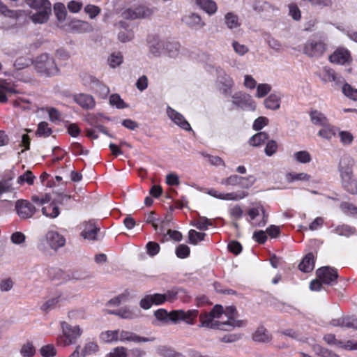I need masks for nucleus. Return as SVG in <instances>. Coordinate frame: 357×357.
Here are the masks:
<instances>
[{
    "instance_id": "f257e3e1",
    "label": "nucleus",
    "mask_w": 357,
    "mask_h": 357,
    "mask_svg": "<svg viewBox=\"0 0 357 357\" xmlns=\"http://www.w3.org/2000/svg\"><path fill=\"white\" fill-rule=\"evenodd\" d=\"M236 314V309L233 307H228L224 310L222 306L215 305L208 314H200L199 319L202 327L230 331L243 326V321L238 320Z\"/></svg>"
},
{
    "instance_id": "f03ea898",
    "label": "nucleus",
    "mask_w": 357,
    "mask_h": 357,
    "mask_svg": "<svg viewBox=\"0 0 357 357\" xmlns=\"http://www.w3.org/2000/svg\"><path fill=\"white\" fill-rule=\"evenodd\" d=\"M66 244V238L59 232L53 230L48 231L40 240L38 248L43 252L47 253L51 250L56 251Z\"/></svg>"
},
{
    "instance_id": "7ed1b4c3",
    "label": "nucleus",
    "mask_w": 357,
    "mask_h": 357,
    "mask_svg": "<svg viewBox=\"0 0 357 357\" xmlns=\"http://www.w3.org/2000/svg\"><path fill=\"white\" fill-rule=\"evenodd\" d=\"M35 68L38 72L47 76H54L59 72L54 59L46 53L42 54L36 58Z\"/></svg>"
},
{
    "instance_id": "20e7f679",
    "label": "nucleus",
    "mask_w": 357,
    "mask_h": 357,
    "mask_svg": "<svg viewBox=\"0 0 357 357\" xmlns=\"http://www.w3.org/2000/svg\"><path fill=\"white\" fill-rule=\"evenodd\" d=\"M155 12V8L142 4L134 5L126 8L121 15L126 20H141L151 17Z\"/></svg>"
},
{
    "instance_id": "39448f33",
    "label": "nucleus",
    "mask_w": 357,
    "mask_h": 357,
    "mask_svg": "<svg viewBox=\"0 0 357 357\" xmlns=\"http://www.w3.org/2000/svg\"><path fill=\"white\" fill-rule=\"evenodd\" d=\"M338 169L343 187L350 193H357V181L353 174L351 167L341 160Z\"/></svg>"
},
{
    "instance_id": "423d86ee",
    "label": "nucleus",
    "mask_w": 357,
    "mask_h": 357,
    "mask_svg": "<svg viewBox=\"0 0 357 357\" xmlns=\"http://www.w3.org/2000/svg\"><path fill=\"white\" fill-rule=\"evenodd\" d=\"M248 215L249 217L248 222L252 227H262L268 222V214L261 204L250 207L248 211Z\"/></svg>"
},
{
    "instance_id": "0eeeda50",
    "label": "nucleus",
    "mask_w": 357,
    "mask_h": 357,
    "mask_svg": "<svg viewBox=\"0 0 357 357\" xmlns=\"http://www.w3.org/2000/svg\"><path fill=\"white\" fill-rule=\"evenodd\" d=\"M61 328L63 343L65 346L74 344L82 333V330L78 325H71L67 322H63Z\"/></svg>"
},
{
    "instance_id": "6e6552de",
    "label": "nucleus",
    "mask_w": 357,
    "mask_h": 357,
    "mask_svg": "<svg viewBox=\"0 0 357 357\" xmlns=\"http://www.w3.org/2000/svg\"><path fill=\"white\" fill-rule=\"evenodd\" d=\"M326 50V44L318 39H311L306 42L303 52L305 54L312 58H319Z\"/></svg>"
},
{
    "instance_id": "1a4fd4ad",
    "label": "nucleus",
    "mask_w": 357,
    "mask_h": 357,
    "mask_svg": "<svg viewBox=\"0 0 357 357\" xmlns=\"http://www.w3.org/2000/svg\"><path fill=\"white\" fill-rule=\"evenodd\" d=\"M231 102L235 106L248 111H255L257 107L253 98L250 95L242 92L236 93L231 98Z\"/></svg>"
},
{
    "instance_id": "9d476101",
    "label": "nucleus",
    "mask_w": 357,
    "mask_h": 357,
    "mask_svg": "<svg viewBox=\"0 0 357 357\" xmlns=\"http://www.w3.org/2000/svg\"><path fill=\"white\" fill-rule=\"evenodd\" d=\"M198 314L197 310H190L184 311L183 310H173L170 312V320L174 322L183 321L186 324L192 325L194 324V320Z\"/></svg>"
},
{
    "instance_id": "9b49d317",
    "label": "nucleus",
    "mask_w": 357,
    "mask_h": 357,
    "mask_svg": "<svg viewBox=\"0 0 357 357\" xmlns=\"http://www.w3.org/2000/svg\"><path fill=\"white\" fill-rule=\"evenodd\" d=\"M119 341L121 342H134L139 344L142 342H148L154 341V337H146L138 335L137 334L125 330H119Z\"/></svg>"
},
{
    "instance_id": "f8f14e48",
    "label": "nucleus",
    "mask_w": 357,
    "mask_h": 357,
    "mask_svg": "<svg viewBox=\"0 0 357 357\" xmlns=\"http://www.w3.org/2000/svg\"><path fill=\"white\" fill-rule=\"evenodd\" d=\"M329 61L335 64L346 65L351 63V56L347 49L338 47L329 56Z\"/></svg>"
},
{
    "instance_id": "ddd939ff",
    "label": "nucleus",
    "mask_w": 357,
    "mask_h": 357,
    "mask_svg": "<svg viewBox=\"0 0 357 357\" xmlns=\"http://www.w3.org/2000/svg\"><path fill=\"white\" fill-rule=\"evenodd\" d=\"M15 208L18 215L24 219L32 217L36 212L34 206L26 200L17 201Z\"/></svg>"
},
{
    "instance_id": "4468645a",
    "label": "nucleus",
    "mask_w": 357,
    "mask_h": 357,
    "mask_svg": "<svg viewBox=\"0 0 357 357\" xmlns=\"http://www.w3.org/2000/svg\"><path fill=\"white\" fill-rule=\"evenodd\" d=\"M181 20L186 26L195 29H202L206 25L199 15L192 12L185 13Z\"/></svg>"
},
{
    "instance_id": "2eb2a0df",
    "label": "nucleus",
    "mask_w": 357,
    "mask_h": 357,
    "mask_svg": "<svg viewBox=\"0 0 357 357\" xmlns=\"http://www.w3.org/2000/svg\"><path fill=\"white\" fill-rule=\"evenodd\" d=\"M317 277L321 280L323 284H330L337 278V271L330 267H322L317 270Z\"/></svg>"
},
{
    "instance_id": "dca6fc26",
    "label": "nucleus",
    "mask_w": 357,
    "mask_h": 357,
    "mask_svg": "<svg viewBox=\"0 0 357 357\" xmlns=\"http://www.w3.org/2000/svg\"><path fill=\"white\" fill-rule=\"evenodd\" d=\"M207 193L211 197H213L219 199L232 201L242 199L248 196V193L244 191L238 192L221 193L215 190L211 189L209 190Z\"/></svg>"
},
{
    "instance_id": "f3484780",
    "label": "nucleus",
    "mask_w": 357,
    "mask_h": 357,
    "mask_svg": "<svg viewBox=\"0 0 357 357\" xmlns=\"http://www.w3.org/2000/svg\"><path fill=\"white\" fill-rule=\"evenodd\" d=\"M167 114L168 117L177 126L185 130H190L191 126L190 123L185 121L182 114L178 113L170 107H167Z\"/></svg>"
},
{
    "instance_id": "a211bd4d",
    "label": "nucleus",
    "mask_w": 357,
    "mask_h": 357,
    "mask_svg": "<svg viewBox=\"0 0 357 357\" xmlns=\"http://www.w3.org/2000/svg\"><path fill=\"white\" fill-rule=\"evenodd\" d=\"M71 30L77 33H88L93 30V26L88 22L73 20L69 23Z\"/></svg>"
},
{
    "instance_id": "6ab92c4d",
    "label": "nucleus",
    "mask_w": 357,
    "mask_h": 357,
    "mask_svg": "<svg viewBox=\"0 0 357 357\" xmlns=\"http://www.w3.org/2000/svg\"><path fill=\"white\" fill-rule=\"evenodd\" d=\"M74 101L85 109H91L95 107L93 98L88 94L80 93L74 96Z\"/></svg>"
},
{
    "instance_id": "aec40b11",
    "label": "nucleus",
    "mask_w": 357,
    "mask_h": 357,
    "mask_svg": "<svg viewBox=\"0 0 357 357\" xmlns=\"http://www.w3.org/2000/svg\"><path fill=\"white\" fill-rule=\"evenodd\" d=\"M165 42L153 39L149 41V52L155 57L161 56L165 54Z\"/></svg>"
},
{
    "instance_id": "412c9836",
    "label": "nucleus",
    "mask_w": 357,
    "mask_h": 357,
    "mask_svg": "<svg viewBox=\"0 0 357 357\" xmlns=\"http://www.w3.org/2000/svg\"><path fill=\"white\" fill-rule=\"evenodd\" d=\"M195 3L209 15H214L218 10V6L213 0H196Z\"/></svg>"
},
{
    "instance_id": "4be33fe9",
    "label": "nucleus",
    "mask_w": 357,
    "mask_h": 357,
    "mask_svg": "<svg viewBox=\"0 0 357 357\" xmlns=\"http://www.w3.org/2000/svg\"><path fill=\"white\" fill-rule=\"evenodd\" d=\"M317 75L324 83L337 82V77L335 72L326 66L320 69L317 73Z\"/></svg>"
},
{
    "instance_id": "5701e85b",
    "label": "nucleus",
    "mask_w": 357,
    "mask_h": 357,
    "mask_svg": "<svg viewBox=\"0 0 357 357\" xmlns=\"http://www.w3.org/2000/svg\"><path fill=\"white\" fill-rule=\"evenodd\" d=\"M321 127L318 131L317 135L326 141H331L336 135L335 128L329 123L323 125Z\"/></svg>"
},
{
    "instance_id": "b1692460",
    "label": "nucleus",
    "mask_w": 357,
    "mask_h": 357,
    "mask_svg": "<svg viewBox=\"0 0 357 357\" xmlns=\"http://www.w3.org/2000/svg\"><path fill=\"white\" fill-rule=\"evenodd\" d=\"M119 330H107L100 333L99 338L102 342L112 344L119 341Z\"/></svg>"
},
{
    "instance_id": "393cba45",
    "label": "nucleus",
    "mask_w": 357,
    "mask_h": 357,
    "mask_svg": "<svg viewBox=\"0 0 357 357\" xmlns=\"http://www.w3.org/2000/svg\"><path fill=\"white\" fill-rule=\"evenodd\" d=\"M38 11L31 16L32 22L35 24H43L46 22L50 14L52 13V8L47 9L37 10Z\"/></svg>"
},
{
    "instance_id": "a878e982",
    "label": "nucleus",
    "mask_w": 357,
    "mask_h": 357,
    "mask_svg": "<svg viewBox=\"0 0 357 357\" xmlns=\"http://www.w3.org/2000/svg\"><path fill=\"white\" fill-rule=\"evenodd\" d=\"M310 118L311 122L316 126H322L328 123V119L326 116L317 109H312L310 112Z\"/></svg>"
},
{
    "instance_id": "bb28decb",
    "label": "nucleus",
    "mask_w": 357,
    "mask_h": 357,
    "mask_svg": "<svg viewBox=\"0 0 357 357\" xmlns=\"http://www.w3.org/2000/svg\"><path fill=\"white\" fill-rule=\"evenodd\" d=\"M190 225L195 227L199 230H207L208 226L212 225V221L205 216L198 215L197 218L190 222Z\"/></svg>"
},
{
    "instance_id": "cd10ccee",
    "label": "nucleus",
    "mask_w": 357,
    "mask_h": 357,
    "mask_svg": "<svg viewBox=\"0 0 357 357\" xmlns=\"http://www.w3.org/2000/svg\"><path fill=\"white\" fill-rule=\"evenodd\" d=\"M281 96L277 93H272L264 100V105L267 109L277 110L280 107Z\"/></svg>"
},
{
    "instance_id": "c85d7f7f",
    "label": "nucleus",
    "mask_w": 357,
    "mask_h": 357,
    "mask_svg": "<svg viewBox=\"0 0 357 357\" xmlns=\"http://www.w3.org/2000/svg\"><path fill=\"white\" fill-rule=\"evenodd\" d=\"M225 24L229 29H238L241 26V22L237 15L229 12L224 17Z\"/></svg>"
},
{
    "instance_id": "c756f323",
    "label": "nucleus",
    "mask_w": 357,
    "mask_h": 357,
    "mask_svg": "<svg viewBox=\"0 0 357 357\" xmlns=\"http://www.w3.org/2000/svg\"><path fill=\"white\" fill-rule=\"evenodd\" d=\"M298 267L301 271L305 273H308L312 271L314 267V260L313 255L312 253H308L307 255H306L305 257L300 263Z\"/></svg>"
},
{
    "instance_id": "7c9ffc66",
    "label": "nucleus",
    "mask_w": 357,
    "mask_h": 357,
    "mask_svg": "<svg viewBox=\"0 0 357 357\" xmlns=\"http://www.w3.org/2000/svg\"><path fill=\"white\" fill-rule=\"evenodd\" d=\"M340 314V317L331 320V325L333 326L352 328V316H344L342 313Z\"/></svg>"
},
{
    "instance_id": "2f4dec72",
    "label": "nucleus",
    "mask_w": 357,
    "mask_h": 357,
    "mask_svg": "<svg viewBox=\"0 0 357 357\" xmlns=\"http://www.w3.org/2000/svg\"><path fill=\"white\" fill-rule=\"evenodd\" d=\"M252 338L255 342H268L271 341V335L266 328L259 327L255 331Z\"/></svg>"
},
{
    "instance_id": "473e14b6",
    "label": "nucleus",
    "mask_w": 357,
    "mask_h": 357,
    "mask_svg": "<svg viewBox=\"0 0 357 357\" xmlns=\"http://www.w3.org/2000/svg\"><path fill=\"white\" fill-rule=\"evenodd\" d=\"M97 231L98 229L92 223H85L81 236L85 239L95 240L96 239Z\"/></svg>"
},
{
    "instance_id": "72a5a7b5",
    "label": "nucleus",
    "mask_w": 357,
    "mask_h": 357,
    "mask_svg": "<svg viewBox=\"0 0 357 357\" xmlns=\"http://www.w3.org/2000/svg\"><path fill=\"white\" fill-rule=\"evenodd\" d=\"M123 62V56L119 52H115L110 54L107 59V63L109 66L114 69L119 67Z\"/></svg>"
},
{
    "instance_id": "f704fd0d",
    "label": "nucleus",
    "mask_w": 357,
    "mask_h": 357,
    "mask_svg": "<svg viewBox=\"0 0 357 357\" xmlns=\"http://www.w3.org/2000/svg\"><path fill=\"white\" fill-rule=\"evenodd\" d=\"M337 133L340 142L343 146H349L353 144L354 136L350 131L339 130Z\"/></svg>"
},
{
    "instance_id": "c9c22d12",
    "label": "nucleus",
    "mask_w": 357,
    "mask_h": 357,
    "mask_svg": "<svg viewBox=\"0 0 357 357\" xmlns=\"http://www.w3.org/2000/svg\"><path fill=\"white\" fill-rule=\"evenodd\" d=\"M156 351L162 357H184L183 354L165 346L157 347Z\"/></svg>"
},
{
    "instance_id": "e433bc0d",
    "label": "nucleus",
    "mask_w": 357,
    "mask_h": 357,
    "mask_svg": "<svg viewBox=\"0 0 357 357\" xmlns=\"http://www.w3.org/2000/svg\"><path fill=\"white\" fill-rule=\"evenodd\" d=\"M293 160L298 163L306 164L312 160L310 153L307 151H299L293 154Z\"/></svg>"
},
{
    "instance_id": "4c0bfd02",
    "label": "nucleus",
    "mask_w": 357,
    "mask_h": 357,
    "mask_svg": "<svg viewBox=\"0 0 357 357\" xmlns=\"http://www.w3.org/2000/svg\"><path fill=\"white\" fill-rule=\"evenodd\" d=\"M35 179L36 176L30 170H26L24 174L17 177V183L20 185H22L24 183L32 185Z\"/></svg>"
},
{
    "instance_id": "58836bf2",
    "label": "nucleus",
    "mask_w": 357,
    "mask_h": 357,
    "mask_svg": "<svg viewBox=\"0 0 357 357\" xmlns=\"http://www.w3.org/2000/svg\"><path fill=\"white\" fill-rule=\"evenodd\" d=\"M268 135L264 132H259L254 135L250 139L249 144L252 146H261L264 142L267 140Z\"/></svg>"
},
{
    "instance_id": "ea45409f",
    "label": "nucleus",
    "mask_w": 357,
    "mask_h": 357,
    "mask_svg": "<svg viewBox=\"0 0 357 357\" xmlns=\"http://www.w3.org/2000/svg\"><path fill=\"white\" fill-rule=\"evenodd\" d=\"M287 181L288 182H294L296 181H308L310 180L311 176L307 173H289L286 176Z\"/></svg>"
},
{
    "instance_id": "a19ab883",
    "label": "nucleus",
    "mask_w": 357,
    "mask_h": 357,
    "mask_svg": "<svg viewBox=\"0 0 357 357\" xmlns=\"http://www.w3.org/2000/svg\"><path fill=\"white\" fill-rule=\"evenodd\" d=\"M27 4L36 9V10H42V9H47L51 8V3L48 0H26Z\"/></svg>"
},
{
    "instance_id": "79ce46f5",
    "label": "nucleus",
    "mask_w": 357,
    "mask_h": 357,
    "mask_svg": "<svg viewBox=\"0 0 357 357\" xmlns=\"http://www.w3.org/2000/svg\"><path fill=\"white\" fill-rule=\"evenodd\" d=\"M42 213L46 217L54 218L59 214V208L54 204H49L42 208Z\"/></svg>"
},
{
    "instance_id": "37998d69",
    "label": "nucleus",
    "mask_w": 357,
    "mask_h": 357,
    "mask_svg": "<svg viewBox=\"0 0 357 357\" xmlns=\"http://www.w3.org/2000/svg\"><path fill=\"white\" fill-rule=\"evenodd\" d=\"M205 236V233L198 232L195 229H190L188 231V242L190 244L197 245L199 242L203 241Z\"/></svg>"
},
{
    "instance_id": "c03bdc74",
    "label": "nucleus",
    "mask_w": 357,
    "mask_h": 357,
    "mask_svg": "<svg viewBox=\"0 0 357 357\" xmlns=\"http://www.w3.org/2000/svg\"><path fill=\"white\" fill-rule=\"evenodd\" d=\"M98 351V344L91 341H89L86 342L84 345V347L82 350L81 355L83 357L86 356L92 355Z\"/></svg>"
},
{
    "instance_id": "a18cd8bd",
    "label": "nucleus",
    "mask_w": 357,
    "mask_h": 357,
    "mask_svg": "<svg viewBox=\"0 0 357 357\" xmlns=\"http://www.w3.org/2000/svg\"><path fill=\"white\" fill-rule=\"evenodd\" d=\"M271 91V86L267 83L259 84L256 86L255 97L261 98Z\"/></svg>"
},
{
    "instance_id": "49530a36",
    "label": "nucleus",
    "mask_w": 357,
    "mask_h": 357,
    "mask_svg": "<svg viewBox=\"0 0 357 357\" xmlns=\"http://www.w3.org/2000/svg\"><path fill=\"white\" fill-rule=\"evenodd\" d=\"M52 133V129L45 121H42L38 124L36 135L38 137H47Z\"/></svg>"
},
{
    "instance_id": "de8ad7c7",
    "label": "nucleus",
    "mask_w": 357,
    "mask_h": 357,
    "mask_svg": "<svg viewBox=\"0 0 357 357\" xmlns=\"http://www.w3.org/2000/svg\"><path fill=\"white\" fill-rule=\"evenodd\" d=\"M54 10L59 21L63 22L66 20L67 12L64 4L62 3H57L54 4Z\"/></svg>"
},
{
    "instance_id": "09e8293b",
    "label": "nucleus",
    "mask_w": 357,
    "mask_h": 357,
    "mask_svg": "<svg viewBox=\"0 0 357 357\" xmlns=\"http://www.w3.org/2000/svg\"><path fill=\"white\" fill-rule=\"evenodd\" d=\"M179 50V45L175 43L165 42V53H167L169 57L177 56Z\"/></svg>"
},
{
    "instance_id": "8fccbe9b",
    "label": "nucleus",
    "mask_w": 357,
    "mask_h": 357,
    "mask_svg": "<svg viewBox=\"0 0 357 357\" xmlns=\"http://www.w3.org/2000/svg\"><path fill=\"white\" fill-rule=\"evenodd\" d=\"M112 314H116L119 317L123 319H133L136 317L134 311L130 307H124L121 308L115 312H112Z\"/></svg>"
},
{
    "instance_id": "3c124183",
    "label": "nucleus",
    "mask_w": 357,
    "mask_h": 357,
    "mask_svg": "<svg viewBox=\"0 0 357 357\" xmlns=\"http://www.w3.org/2000/svg\"><path fill=\"white\" fill-rule=\"evenodd\" d=\"M31 63L32 61L30 58L21 56L15 60L14 66L17 70H22L29 66Z\"/></svg>"
},
{
    "instance_id": "603ef678",
    "label": "nucleus",
    "mask_w": 357,
    "mask_h": 357,
    "mask_svg": "<svg viewBox=\"0 0 357 357\" xmlns=\"http://www.w3.org/2000/svg\"><path fill=\"white\" fill-rule=\"evenodd\" d=\"M109 103L111 105L114 106L118 109H123L127 107V105L118 94H112L109 97Z\"/></svg>"
},
{
    "instance_id": "864d4df0",
    "label": "nucleus",
    "mask_w": 357,
    "mask_h": 357,
    "mask_svg": "<svg viewBox=\"0 0 357 357\" xmlns=\"http://www.w3.org/2000/svg\"><path fill=\"white\" fill-rule=\"evenodd\" d=\"M47 112L48 113L50 120L53 123L60 121V119H61L60 113L55 108H53V107L47 108V109L43 108L38 111V112Z\"/></svg>"
},
{
    "instance_id": "5fc2aeb1",
    "label": "nucleus",
    "mask_w": 357,
    "mask_h": 357,
    "mask_svg": "<svg viewBox=\"0 0 357 357\" xmlns=\"http://www.w3.org/2000/svg\"><path fill=\"white\" fill-rule=\"evenodd\" d=\"M134 38V33L131 29H124L118 33V39L122 43L129 42Z\"/></svg>"
},
{
    "instance_id": "6e6d98bb",
    "label": "nucleus",
    "mask_w": 357,
    "mask_h": 357,
    "mask_svg": "<svg viewBox=\"0 0 357 357\" xmlns=\"http://www.w3.org/2000/svg\"><path fill=\"white\" fill-rule=\"evenodd\" d=\"M256 181V178L253 175H249L248 176H241V181L239 182V186L242 188H250L254 183Z\"/></svg>"
},
{
    "instance_id": "4d7b16f0",
    "label": "nucleus",
    "mask_w": 357,
    "mask_h": 357,
    "mask_svg": "<svg viewBox=\"0 0 357 357\" xmlns=\"http://www.w3.org/2000/svg\"><path fill=\"white\" fill-rule=\"evenodd\" d=\"M14 190L10 178L0 181V197L4 193L13 192Z\"/></svg>"
},
{
    "instance_id": "13d9d810",
    "label": "nucleus",
    "mask_w": 357,
    "mask_h": 357,
    "mask_svg": "<svg viewBox=\"0 0 357 357\" xmlns=\"http://www.w3.org/2000/svg\"><path fill=\"white\" fill-rule=\"evenodd\" d=\"M342 92L348 98L357 100V89H354L349 84H345L343 85Z\"/></svg>"
},
{
    "instance_id": "bf43d9fd",
    "label": "nucleus",
    "mask_w": 357,
    "mask_h": 357,
    "mask_svg": "<svg viewBox=\"0 0 357 357\" xmlns=\"http://www.w3.org/2000/svg\"><path fill=\"white\" fill-rule=\"evenodd\" d=\"M289 15L292 17L293 20L298 21L301 18V12L299 8L294 3H291L288 6Z\"/></svg>"
},
{
    "instance_id": "052dcab7",
    "label": "nucleus",
    "mask_w": 357,
    "mask_h": 357,
    "mask_svg": "<svg viewBox=\"0 0 357 357\" xmlns=\"http://www.w3.org/2000/svg\"><path fill=\"white\" fill-rule=\"evenodd\" d=\"M154 315L157 320L167 323L170 320V312H168L164 309H160L154 312Z\"/></svg>"
},
{
    "instance_id": "680f3d73",
    "label": "nucleus",
    "mask_w": 357,
    "mask_h": 357,
    "mask_svg": "<svg viewBox=\"0 0 357 357\" xmlns=\"http://www.w3.org/2000/svg\"><path fill=\"white\" fill-rule=\"evenodd\" d=\"M241 181V176L234 174L230 176L224 178L221 181L220 183L225 185H239V182Z\"/></svg>"
},
{
    "instance_id": "e2e57ef3",
    "label": "nucleus",
    "mask_w": 357,
    "mask_h": 357,
    "mask_svg": "<svg viewBox=\"0 0 357 357\" xmlns=\"http://www.w3.org/2000/svg\"><path fill=\"white\" fill-rule=\"evenodd\" d=\"M40 353L43 357H53L56 351L52 344H47L41 347Z\"/></svg>"
},
{
    "instance_id": "0e129e2a",
    "label": "nucleus",
    "mask_w": 357,
    "mask_h": 357,
    "mask_svg": "<svg viewBox=\"0 0 357 357\" xmlns=\"http://www.w3.org/2000/svg\"><path fill=\"white\" fill-rule=\"evenodd\" d=\"M127 349L123 347H116L107 354V357H127Z\"/></svg>"
},
{
    "instance_id": "69168bd1",
    "label": "nucleus",
    "mask_w": 357,
    "mask_h": 357,
    "mask_svg": "<svg viewBox=\"0 0 357 357\" xmlns=\"http://www.w3.org/2000/svg\"><path fill=\"white\" fill-rule=\"evenodd\" d=\"M176 255L178 258H186L190 255V248L186 245L181 244L176 249Z\"/></svg>"
},
{
    "instance_id": "338daca9",
    "label": "nucleus",
    "mask_w": 357,
    "mask_h": 357,
    "mask_svg": "<svg viewBox=\"0 0 357 357\" xmlns=\"http://www.w3.org/2000/svg\"><path fill=\"white\" fill-rule=\"evenodd\" d=\"M100 8L94 5L89 4L84 7V12L89 15L91 19L95 18L100 13Z\"/></svg>"
},
{
    "instance_id": "774afa93",
    "label": "nucleus",
    "mask_w": 357,
    "mask_h": 357,
    "mask_svg": "<svg viewBox=\"0 0 357 357\" xmlns=\"http://www.w3.org/2000/svg\"><path fill=\"white\" fill-rule=\"evenodd\" d=\"M21 354L24 357H32L35 354V348L31 343H26L21 349Z\"/></svg>"
}]
</instances>
